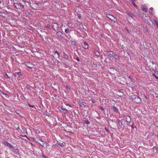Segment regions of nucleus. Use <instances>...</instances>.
<instances>
[{
  "label": "nucleus",
  "mask_w": 158,
  "mask_h": 158,
  "mask_svg": "<svg viewBox=\"0 0 158 158\" xmlns=\"http://www.w3.org/2000/svg\"><path fill=\"white\" fill-rule=\"evenodd\" d=\"M131 99L133 102L136 103H140L141 102V99L137 95L134 94L131 96Z\"/></svg>",
  "instance_id": "obj_1"
},
{
  "label": "nucleus",
  "mask_w": 158,
  "mask_h": 158,
  "mask_svg": "<svg viewBox=\"0 0 158 158\" xmlns=\"http://www.w3.org/2000/svg\"><path fill=\"white\" fill-rule=\"evenodd\" d=\"M106 16L111 21H114V22H116L117 21V19L114 17L112 15L107 14L106 15Z\"/></svg>",
  "instance_id": "obj_2"
},
{
  "label": "nucleus",
  "mask_w": 158,
  "mask_h": 158,
  "mask_svg": "<svg viewBox=\"0 0 158 158\" xmlns=\"http://www.w3.org/2000/svg\"><path fill=\"white\" fill-rule=\"evenodd\" d=\"M19 3L21 6V7H23V8H26L27 7L25 2L23 0H19Z\"/></svg>",
  "instance_id": "obj_3"
},
{
  "label": "nucleus",
  "mask_w": 158,
  "mask_h": 158,
  "mask_svg": "<svg viewBox=\"0 0 158 158\" xmlns=\"http://www.w3.org/2000/svg\"><path fill=\"white\" fill-rule=\"evenodd\" d=\"M123 118L124 121L127 123H130L131 119L130 116L128 115H124Z\"/></svg>",
  "instance_id": "obj_4"
},
{
  "label": "nucleus",
  "mask_w": 158,
  "mask_h": 158,
  "mask_svg": "<svg viewBox=\"0 0 158 158\" xmlns=\"http://www.w3.org/2000/svg\"><path fill=\"white\" fill-rule=\"evenodd\" d=\"M52 28L55 31H57L59 28L58 24L56 23H53L52 24Z\"/></svg>",
  "instance_id": "obj_5"
},
{
  "label": "nucleus",
  "mask_w": 158,
  "mask_h": 158,
  "mask_svg": "<svg viewBox=\"0 0 158 158\" xmlns=\"http://www.w3.org/2000/svg\"><path fill=\"white\" fill-rule=\"evenodd\" d=\"M13 5L15 7L18 9H20L21 8V6L19 3V1H17V2H14Z\"/></svg>",
  "instance_id": "obj_6"
},
{
  "label": "nucleus",
  "mask_w": 158,
  "mask_h": 158,
  "mask_svg": "<svg viewBox=\"0 0 158 158\" xmlns=\"http://www.w3.org/2000/svg\"><path fill=\"white\" fill-rule=\"evenodd\" d=\"M10 150L15 154H18L19 153L18 149L15 148V147H13V145L12 148H10Z\"/></svg>",
  "instance_id": "obj_7"
},
{
  "label": "nucleus",
  "mask_w": 158,
  "mask_h": 158,
  "mask_svg": "<svg viewBox=\"0 0 158 158\" xmlns=\"http://www.w3.org/2000/svg\"><path fill=\"white\" fill-rule=\"evenodd\" d=\"M25 64L26 66L29 68L31 69L33 67V65L30 63L28 62H25Z\"/></svg>",
  "instance_id": "obj_8"
},
{
  "label": "nucleus",
  "mask_w": 158,
  "mask_h": 158,
  "mask_svg": "<svg viewBox=\"0 0 158 158\" xmlns=\"http://www.w3.org/2000/svg\"><path fill=\"white\" fill-rule=\"evenodd\" d=\"M82 46L85 49H88V44L85 42H84L82 44Z\"/></svg>",
  "instance_id": "obj_9"
},
{
  "label": "nucleus",
  "mask_w": 158,
  "mask_h": 158,
  "mask_svg": "<svg viewBox=\"0 0 158 158\" xmlns=\"http://www.w3.org/2000/svg\"><path fill=\"white\" fill-rule=\"evenodd\" d=\"M68 26L70 29H73L75 25H74L73 23H68L67 24Z\"/></svg>",
  "instance_id": "obj_10"
},
{
  "label": "nucleus",
  "mask_w": 158,
  "mask_h": 158,
  "mask_svg": "<svg viewBox=\"0 0 158 158\" xmlns=\"http://www.w3.org/2000/svg\"><path fill=\"white\" fill-rule=\"evenodd\" d=\"M3 144L9 147L10 148H12V145L10 143L6 141H4L3 142Z\"/></svg>",
  "instance_id": "obj_11"
},
{
  "label": "nucleus",
  "mask_w": 158,
  "mask_h": 158,
  "mask_svg": "<svg viewBox=\"0 0 158 158\" xmlns=\"http://www.w3.org/2000/svg\"><path fill=\"white\" fill-rule=\"evenodd\" d=\"M78 103L82 107H85L86 106V103L82 101H79Z\"/></svg>",
  "instance_id": "obj_12"
},
{
  "label": "nucleus",
  "mask_w": 158,
  "mask_h": 158,
  "mask_svg": "<svg viewBox=\"0 0 158 158\" xmlns=\"http://www.w3.org/2000/svg\"><path fill=\"white\" fill-rule=\"evenodd\" d=\"M53 53H54L53 56V57H55L56 58L59 57V54L57 51H55Z\"/></svg>",
  "instance_id": "obj_13"
},
{
  "label": "nucleus",
  "mask_w": 158,
  "mask_h": 158,
  "mask_svg": "<svg viewBox=\"0 0 158 158\" xmlns=\"http://www.w3.org/2000/svg\"><path fill=\"white\" fill-rule=\"evenodd\" d=\"M56 35L58 37L61 38L62 37L63 33L61 31H59L56 33Z\"/></svg>",
  "instance_id": "obj_14"
},
{
  "label": "nucleus",
  "mask_w": 158,
  "mask_h": 158,
  "mask_svg": "<svg viewBox=\"0 0 158 158\" xmlns=\"http://www.w3.org/2000/svg\"><path fill=\"white\" fill-rule=\"evenodd\" d=\"M114 54V52L112 51H110L107 52V55L111 57H113Z\"/></svg>",
  "instance_id": "obj_15"
},
{
  "label": "nucleus",
  "mask_w": 158,
  "mask_h": 158,
  "mask_svg": "<svg viewBox=\"0 0 158 158\" xmlns=\"http://www.w3.org/2000/svg\"><path fill=\"white\" fill-rule=\"evenodd\" d=\"M40 144L43 148H47V143L46 142H44L42 144L40 143Z\"/></svg>",
  "instance_id": "obj_16"
},
{
  "label": "nucleus",
  "mask_w": 158,
  "mask_h": 158,
  "mask_svg": "<svg viewBox=\"0 0 158 158\" xmlns=\"http://www.w3.org/2000/svg\"><path fill=\"white\" fill-rule=\"evenodd\" d=\"M142 10L145 12H147L148 11V8L145 6H142Z\"/></svg>",
  "instance_id": "obj_17"
},
{
  "label": "nucleus",
  "mask_w": 158,
  "mask_h": 158,
  "mask_svg": "<svg viewBox=\"0 0 158 158\" xmlns=\"http://www.w3.org/2000/svg\"><path fill=\"white\" fill-rule=\"evenodd\" d=\"M113 57H114L115 58V59L117 60H119L120 59L119 56L118 55L116 54H114L113 56Z\"/></svg>",
  "instance_id": "obj_18"
},
{
  "label": "nucleus",
  "mask_w": 158,
  "mask_h": 158,
  "mask_svg": "<svg viewBox=\"0 0 158 158\" xmlns=\"http://www.w3.org/2000/svg\"><path fill=\"white\" fill-rule=\"evenodd\" d=\"M77 26L79 27L80 28L82 29L83 28V25L79 22H78L77 24Z\"/></svg>",
  "instance_id": "obj_19"
},
{
  "label": "nucleus",
  "mask_w": 158,
  "mask_h": 158,
  "mask_svg": "<svg viewBox=\"0 0 158 158\" xmlns=\"http://www.w3.org/2000/svg\"><path fill=\"white\" fill-rule=\"evenodd\" d=\"M94 52L95 53V55L97 56H99V52L96 50H94Z\"/></svg>",
  "instance_id": "obj_20"
},
{
  "label": "nucleus",
  "mask_w": 158,
  "mask_h": 158,
  "mask_svg": "<svg viewBox=\"0 0 158 158\" xmlns=\"http://www.w3.org/2000/svg\"><path fill=\"white\" fill-rule=\"evenodd\" d=\"M65 142H60L58 143V144L61 147H64L65 145Z\"/></svg>",
  "instance_id": "obj_21"
},
{
  "label": "nucleus",
  "mask_w": 158,
  "mask_h": 158,
  "mask_svg": "<svg viewBox=\"0 0 158 158\" xmlns=\"http://www.w3.org/2000/svg\"><path fill=\"white\" fill-rule=\"evenodd\" d=\"M118 123L119 125V126L121 127L123 125L122 123L121 122V121L120 120H119L118 121Z\"/></svg>",
  "instance_id": "obj_22"
},
{
  "label": "nucleus",
  "mask_w": 158,
  "mask_h": 158,
  "mask_svg": "<svg viewBox=\"0 0 158 158\" xmlns=\"http://www.w3.org/2000/svg\"><path fill=\"white\" fill-rule=\"evenodd\" d=\"M113 109L114 112H117L118 111V110L117 108L114 106L113 107Z\"/></svg>",
  "instance_id": "obj_23"
},
{
  "label": "nucleus",
  "mask_w": 158,
  "mask_h": 158,
  "mask_svg": "<svg viewBox=\"0 0 158 158\" xmlns=\"http://www.w3.org/2000/svg\"><path fill=\"white\" fill-rule=\"evenodd\" d=\"M63 56L64 58L65 59H68V56L67 54H65L64 52L63 53Z\"/></svg>",
  "instance_id": "obj_24"
},
{
  "label": "nucleus",
  "mask_w": 158,
  "mask_h": 158,
  "mask_svg": "<svg viewBox=\"0 0 158 158\" xmlns=\"http://www.w3.org/2000/svg\"><path fill=\"white\" fill-rule=\"evenodd\" d=\"M0 15L3 17H5L6 16V14L4 13L0 12Z\"/></svg>",
  "instance_id": "obj_25"
},
{
  "label": "nucleus",
  "mask_w": 158,
  "mask_h": 158,
  "mask_svg": "<svg viewBox=\"0 0 158 158\" xmlns=\"http://www.w3.org/2000/svg\"><path fill=\"white\" fill-rule=\"evenodd\" d=\"M153 8L152 7H151L149 10V12L151 14H152L153 13Z\"/></svg>",
  "instance_id": "obj_26"
},
{
  "label": "nucleus",
  "mask_w": 158,
  "mask_h": 158,
  "mask_svg": "<svg viewBox=\"0 0 158 158\" xmlns=\"http://www.w3.org/2000/svg\"><path fill=\"white\" fill-rule=\"evenodd\" d=\"M65 32L67 34L69 32V30L68 28L66 29H65Z\"/></svg>",
  "instance_id": "obj_27"
},
{
  "label": "nucleus",
  "mask_w": 158,
  "mask_h": 158,
  "mask_svg": "<svg viewBox=\"0 0 158 158\" xmlns=\"http://www.w3.org/2000/svg\"><path fill=\"white\" fill-rule=\"evenodd\" d=\"M16 73L18 75V76H19V77H20L21 76V72H17Z\"/></svg>",
  "instance_id": "obj_28"
},
{
  "label": "nucleus",
  "mask_w": 158,
  "mask_h": 158,
  "mask_svg": "<svg viewBox=\"0 0 158 158\" xmlns=\"http://www.w3.org/2000/svg\"><path fill=\"white\" fill-rule=\"evenodd\" d=\"M3 76H4V77H8V78H9V77L8 76L7 73H4V74L3 75Z\"/></svg>",
  "instance_id": "obj_29"
},
{
  "label": "nucleus",
  "mask_w": 158,
  "mask_h": 158,
  "mask_svg": "<svg viewBox=\"0 0 158 158\" xmlns=\"http://www.w3.org/2000/svg\"><path fill=\"white\" fill-rule=\"evenodd\" d=\"M2 94L5 97V98H8L9 97V96L7 95V94H4V93H2Z\"/></svg>",
  "instance_id": "obj_30"
},
{
  "label": "nucleus",
  "mask_w": 158,
  "mask_h": 158,
  "mask_svg": "<svg viewBox=\"0 0 158 158\" xmlns=\"http://www.w3.org/2000/svg\"><path fill=\"white\" fill-rule=\"evenodd\" d=\"M154 21L155 22V23L156 24L157 26V27L158 28V22L157 21V20H154Z\"/></svg>",
  "instance_id": "obj_31"
},
{
  "label": "nucleus",
  "mask_w": 158,
  "mask_h": 158,
  "mask_svg": "<svg viewBox=\"0 0 158 158\" xmlns=\"http://www.w3.org/2000/svg\"><path fill=\"white\" fill-rule=\"evenodd\" d=\"M85 123L86 124H90L88 120H85Z\"/></svg>",
  "instance_id": "obj_32"
},
{
  "label": "nucleus",
  "mask_w": 158,
  "mask_h": 158,
  "mask_svg": "<svg viewBox=\"0 0 158 158\" xmlns=\"http://www.w3.org/2000/svg\"><path fill=\"white\" fill-rule=\"evenodd\" d=\"M132 3L133 4V6L135 7H136V8H138V7H137V5H136V4L134 2H132Z\"/></svg>",
  "instance_id": "obj_33"
},
{
  "label": "nucleus",
  "mask_w": 158,
  "mask_h": 158,
  "mask_svg": "<svg viewBox=\"0 0 158 158\" xmlns=\"http://www.w3.org/2000/svg\"><path fill=\"white\" fill-rule=\"evenodd\" d=\"M41 157L42 158H48V157H47L45 155H44V154L42 155Z\"/></svg>",
  "instance_id": "obj_34"
},
{
  "label": "nucleus",
  "mask_w": 158,
  "mask_h": 158,
  "mask_svg": "<svg viewBox=\"0 0 158 158\" xmlns=\"http://www.w3.org/2000/svg\"><path fill=\"white\" fill-rule=\"evenodd\" d=\"M127 14L129 17H132V15L129 12H127Z\"/></svg>",
  "instance_id": "obj_35"
},
{
  "label": "nucleus",
  "mask_w": 158,
  "mask_h": 158,
  "mask_svg": "<svg viewBox=\"0 0 158 158\" xmlns=\"http://www.w3.org/2000/svg\"><path fill=\"white\" fill-rule=\"evenodd\" d=\"M90 100L91 101V102L93 103H95V101L93 98H91L90 99Z\"/></svg>",
  "instance_id": "obj_36"
},
{
  "label": "nucleus",
  "mask_w": 158,
  "mask_h": 158,
  "mask_svg": "<svg viewBox=\"0 0 158 158\" xmlns=\"http://www.w3.org/2000/svg\"><path fill=\"white\" fill-rule=\"evenodd\" d=\"M28 105H29V106H30V107H34V106L32 105H31V104H28Z\"/></svg>",
  "instance_id": "obj_37"
},
{
  "label": "nucleus",
  "mask_w": 158,
  "mask_h": 158,
  "mask_svg": "<svg viewBox=\"0 0 158 158\" xmlns=\"http://www.w3.org/2000/svg\"><path fill=\"white\" fill-rule=\"evenodd\" d=\"M145 30L147 32L148 31V30L147 27H145Z\"/></svg>",
  "instance_id": "obj_38"
},
{
  "label": "nucleus",
  "mask_w": 158,
  "mask_h": 158,
  "mask_svg": "<svg viewBox=\"0 0 158 158\" xmlns=\"http://www.w3.org/2000/svg\"><path fill=\"white\" fill-rule=\"evenodd\" d=\"M127 86L128 87H131V88H133L132 87H131V86H130V84H127Z\"/></svg>",
  "instance_id": "obj_39"
},
{
  "label": "nucleus",
  "mask_w": 158,
  "mask_h": 158,
  "mask_svg": "<svg viewBox=\"0 0 158 158\" xmlns=\"http://www.w3.org/2000/svg\"><path fill=\"white\" fill-rule=\"evenodd\" d=\"M133 125H134V124H133V123H132V125H131V127H132V128H133Z\"/></svg>",
  "instance_id": "obj_40"
},
{
  "label": "nucleus",
  "mask_w": 158,
  "mask_h": 158,
  "mask_svg": "<svg viewBox=\"0 0 158 158\" xmlns=\"http://www.w3.org/2000/svg\"><path fill=\"white\" fill-rule=\"evenodd\" d=\"M36 132L37 133H40V131H38V130L36 131Z\"/></svg>",
  "instance_id": "obj_41"
},
{
  "label": "nucleus",
  "mask_w": 158,
  "mask_h": 158,
  "mask_svg": "<svg viewBox=\"0 0 158 158\" xmlns=\"http://www.w3.org/2000/svg\"><path fill=\"white\" fill-rule=\"evenodd\" d=\"M76 60L78 61H80V60H79L78 58H76Z\"/></svg>",
  "instance_id": "obj_42"
},
{
  "label": "nucleus",
  "mask_w": 158,
  "mask_h": 158,
  "mask_svg": "<svg viewBox=\"0 0 158 158\" xmlns=\"http://www.w3.org/2000/svg\"><path fill=\"white\" fill-rule=\"evenodd\" d=\"M105 130H106V131H109V130H108V129H106V127H105Z\"/></svg>",
  "instance_id": "obj_43"
},
{
  "label": "nucleus",
  "mask_w": 158,
  "mask_h": 158,
  "mask_svg": "<svg viewBox=\"0 0 158 158\" xmlns=\"http://www.w3.org/2000/svg\"><path fill=\"white\" fill-rule=\"evenodd\" d=\"M67 105L68 106H69V107H71V105L70 104H68Z\"/></svg>",
  "instance_id": "obj_44"
},
{
  "label": "nucleus",
  "mask_w": 158,
  "mask_h": 158,
  "mask_svg": "<svg viewBox=\"0 0 158 158\" xmlns=\"http://www.w3.org/2000/svg\"><path fill=\"white\" fill-rule=\"evenodd\" d=\"M131 0L132 1V2H134L136 1V0Z\"/></svg>",
  "instance_id": "obj_45"
},
{
  "label": "nucleus",
  "mask_w": 158,
  "mask_h": 158,
  "mask_svg": "<svg viewBox=\"0 0 158 158\" xmlns=\"http://www.w3.org/2000/svg\"><path fill=\"white\" fill-rule=\"evenodd\" d=\"M156 150L157 151H158V147H157L156 148Z\"/></svg>",
  "instance_id": "obj_46"
},
{
  "label": "nucleus",
  "mask_w": 158,
  "mask_h": 158,
  "mask_svg": "<svg viewBox=\"0 0 158 158\" xmlns=\"http://www.w3.org/2000/svg\"><path fill=\"white\" fill-rule=\"evenodd\" d=\"M77 2H79L80 1V0H76Z\"/></svg>",
  "instance_id": "obj_47"
},
{
  "label": "nucleus",
  "mask_w": 158,
  "mask_h": 158,
  "mask_svg": "<svg viewBox=\"0 0 158 158\" xmlns=\"http://www.w3.org/2000/svg\"><path fill=\"white\" fill-rule=\"evenodd\" d=\"M128 77L130 78L131 79L130 76H129Z\"/></svg>",
  "instance_id": "obj_48"
},
{
  "label": "nucleus",
  "mask_w": 158,
  "mask_h": 158,
  "mask_svg": "<svg viewBox=\"0 0 158 158\" xmlns=\"http://www.w3.org/2000/svg\"><path fill=\"white\" fill-rule=\"evenodd\" d=\"M19 129V127H18L17 128V129Z\"/></svg>",
  "instance_id": "obj_49"
},
{
  "label": "nucleus",
  "mask_w": 158,
  "mask_h": 158,
  "mask_svg": "<svg viewBox=\"0 0 158 158\" xmlns=\"http://www.w3.org/2000/svg\"><path fill=\"white\" fill-rule=\"evenodd\" d=\"M66 110V112L68 111V110H66V109H65V110Z\"/></svg>",
  "instance_id": "obj_50"
},
{
  "label": "nucleus",
  "mask_w": 158,
  "mask_h": 158,
  "mask_svg": "<svg viewBox=\"0 0 158 158\" xmlns=\"http://www.w3.org/2000/svg\"><path fill=\"white\" fill-rule=\"evenodd\" d=\"M40 141H41V142H43V141L42 140H40Z\"/></svg>",
  "instance_id": "obj_51"
},
{
  "label": "nucleus",
  "mask_w": 158,
  "mask_h": 158,
  "mask_svg": "<svg viewBox=\"0 0 158 158\" xmlns=\"http://www.w3.org/2000/svg\"><path fill=\"white\" fill-rule=\"evenodd\" d=\"M0 3L1 4V1H0Z\"/></svg>",
  "instance_id": "obj_52"
},
{
  "label": "nucleus",
  "mask_w": 158,
  "mask_h": 158,
  "mask_svg": "<svg viewBox=\"0 0 158 158\" xmlns=\"http://www.w3.org/2000/svg\"><path fill=\"white\" fill-rule=\"evenodd\" d=\"M2 130V129L0 128V131H1Z\"/></svg>",
  "instance_id": "obj_53"
}]
</instances>
